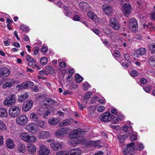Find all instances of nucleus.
<instances>
[{"instance_id":"obj_4","label":"nucleus","mask_w":155,"mask_h":155,"mask_svg":"<svg viewBox=\"0 0 155 155\" xmlns=\"http://www.w3.org/2000/svg\"><path fill=\"white\" fill-rule=\"evenodd\" d=\"M15 101V95L11 94L5 98L3 101V104L5 105L11 106L14 104Z\"/></svg>"},{"instance_id":"obj_1","label":"nucleus","mask_w":155,"mask_h":155,"mask_svg":"<svg viewBox=\"0 0 155 155\" xmlns=\"http://www.w3.org/2000/svg\"><path fill=\"white\" fill-rule=\"evenodd\" d=\"M19 137L22 140L30 143L36 142L37 140L36 137L32 134H29L27 132L21 133L19 135Z\"/></svg>"},{"instance_id":"obj_12","label":"nucleus","mask_w":155,"mask_h":155,"mask_svg":"<svg viewBox=\"0 0 155 155\" xmlns=\"http://www.w3.org/2000/svg\"><path fill=\"white\" fill-rule=\"evenodd\" d=\"M50 150L46 145L42 144L40 147L38 153L40 155H48Z\"/></svg>"},{"instance_id":"obj_25","label":"nucleus","mask_w":155,"mask_h":155,"mask_svg":"<svg viewBox=\"0 0 155 155\" xmlns=\"http://www.w3.org/2000/svg\"><path fill=\"white\" fill-rule=\"evenodd\" d=\"M28 150L31 153H35L36 150V147L34 145L29 144L27 145Z\"/></svg>"},{"instance_id":"obj_27","label":"nucleus","mask_w":155,"mask_h":155,"mask_svg":"<svg viewBox=\"0 0 155 155\" xmlns=\"http://www.w3.org/2000/svg\"><path fill=\"white\" fill-rule=\"evenodd\" d=\"M8 116L7 110L4 108L0 107V117H6Z\"/></svg>"},{"instance_id":"obj_14","label":"nucleus","mask_w":155,"mask_h":155,"mask_svg":"<svg viewBox=\"0 0 155 155\" xmlns=\"http://www.w3.org/2000/svg\"><path fill=\"white\" fill-rule=\"evenodd\" d=\"M33 104L32 101L28 100L25 102L23 105L22 109L25 111H27L29 110L32 107Z\"/></svg>"},{"instance_id":"obj_34","label":"nucleus","mask_w":155,"mask_h":155,"mask_svg":"<svg viewBox=\"0 0 155 155\" xmlns=\"http://www.w3.org/2000/svg\"><path fill=\"white\" fill-rule=\"evenodd\" d=\"M36 122L38 125L41 128H44L46 126V122L42 120H38Z\"/></svg>"},{"instance_id":"obj_11","label":"nucleus","mask_w":155,"mask_h":155,"mask_svg":"<svg viewBox=\"0 0 155 155\" xmlns=\"http://www.w3.org/2000/svg\"><path fill=\"white\" fill-rule=\"evenodd\" d=\"M112 115L110 112H105L101 114L99 117V119L103 121H108L110 120L112 118Z\"/></svg>"},{"instance_id":"obj_8","label":"nucleus","mask_w":155,"mask_h":155,"mask_svg":"<svg viewBox=\"0 0 155 155\" xmlns=\"http://www.w3.org/2000/svg\"><path fill=\"white\" fill-rule=\"evenodd\" d=\"M134 142H131L128 144L126 146V147L124 149L123 153L125 155L129 153L132 155L134 154L135 148L134 147Z\"/></svg>"},{"instance_id":"obj_41","label":"nucleus","mask_w":155,"mask_h":155,"mask_svg":"<svg viewBox=\"0 0 155 155\" xmlns=\"http://www.w3.org/2000/svg\"><path fill=\"white\" fill-rule=\"evenodd\" d=\"M56 155H69V150H63L57 152Z\"/></svg>"},{"instance_id":"obj_28","label":"nucleus","mask_w":155,"mask_h":155,"mask_svg":"<svg viewBox=\"0 0 155 155\" xmlns=\"http://www.w3.org/2000/svg\"><path fill=\"white\" fill-rule=\"evenodd\" d=\"M136 53L140 55H142L146 54L147 50L144 48H140L136 51Z\"/></svg>"},{"instance_id":"obj_40","label":"nucleus","mask_w":155,"mask_h":155,"mask_svg":"<svg viewBox=\"0 0 155 155\" xmlns=\"http://www.w3.org/2000/svg\"><path fill=\"white\" fill-rule=\"evenodd\" d=\"M48 61V59L45 57H41L40 60L41 64L43 65H45L46 64Z\"/></svg>"},{"instance_id":"obj_46","label":"nucleus","mask_w":155,"mask_h":155,"mask_svg":"<svg viewBox=\"0 0 155 155\" xmlns=\"http://www.w3.org/2000/svg\"><path fill=\"white\" fill-rule=\"evenodd\" d=\"M96 107L94 106H90L88 107V112L92 114L96 110Z\"/></svg>"},{"instance_id":"obj_32","label":"nucleus","mask_w":155,"mask_h":155,"mask_svg":"<svg viewBox=\"0 0 155 155\" xmlns=\"http://www.w3.org/2000/svg\"><path fill=\"white\" fill-rule=\"evenodd\" d=\"M71 123H72V122L70 119H66L61 121L60 123V124L61 126L63 127L71 124Z\"/></svg>"},{"instance_id":"obj_39","label":"nucleus","mask_w":155,"mask_h":155,"mask_svg":"<svg viewBox=\"0 0 155 155\" xmlns=\"http://www.w3.org/2000/svg\"><path fill=\"white\" fill-rule=\"evenodd\" d=\"M64 14L67 17H70L71 16V12L68 10L67 7L64 6Z\"/></svg>"},{"instance_id":"obj_42","label":"nucleus","mask_w":155,"mask_h":155,"mask_svg":"<svg viewBox=\"0 0 155 155\" xmlns=\"http://www.w3.org/2000/svg\"><path fill=\"white\" fill-rule=\"evenodd\" d=\"M132 127L130 126L129 127H128V126H127L126 125H125L124 127H123V130L124 132L126 133L127 132V131L128 130V129H130V130L129 131V132L128 134H129L130 133H131V134L132 133Z\"/></svg>"},{"instance_id":"obj_51","label":"nucleus","mask_w":155,"mask_h":155,"mask_svg":"<svg viewBox=\"0 0 155 155\" xmlns=\"http://www.w3.org/2000/svg\"><path fill=\"white\" fill-rule=\"evenodd\" d=\"M105 108L103 106H99L97 107V111L99 112H102L104 111Z\"/></svg>"},{"instance_id":"obj_63","label":"nucleus","mask_w":155,"mask_h":155,"mask_svg":"<svg viewBox=\"0 0 155 155\" xmlns=\"http://www.w3.org/2000/svg\"><path fill=\"white\" fill-rule=\"evenodd\" d=\"M140 82L141 84H145L147 83V81L145 79L142 78L140 79Z\"/></svg>"},{"instance_id":"obj_61","label":"nucleus","mask_w":155,"mask_h":155,"mask_svg":"<svg viewBox=\"0 0 155 155\" xmlns=\"http://www.w3.org/2000/svg\"><path fill=\"white\" fill-rule=\"evenodd\" d=\"M39 49L38 48V47H35L34 48V55H37L38 54V53L39 52Z\"/></svg>"},{"instance_id":"obj_44","label":"nucleus","mask_w":155,"mask_h":155,"mask_svg":"<svg viewBox=\"0 0 155 155\" xmlns=\"http://www.w3.org/2000/svg\"><path fill=\"white\" fill-rule=\"evenodd\" d=\"M76 81L78 83H80L83 81V78L79 74H77L75 77Z\"/></svg>"},{"instance_id":"obj_15","label":"nucleus","mask_w":155,"mask_h":155,"mask_svg":"<svg viewBox=\"0 0 155 155\" xmlns=\"http://www.w3.org/2000/svg\"><path fill=\"white\" fill-rule=\"evenodd\" d=\"M11 72L9 69L4 67L0 69V78H5L8 76Z\"/></svg>"},{"instance_id":"obj_56","label":"nucleus","mask_w":155,"mask_h":155,"mask_svg":"<svg viewBox=\"0 0 155 155\" xmlns=\"http://www.w3.org/2000/svg\"><path fill=\"white\" fill-rule=\"evenodd\" d=\"M118 118L117 116L114 117L112 119V122L114 124L117 123L119 121Z\"/></svg>"},{"instance_id":"obj_23","label":"nucleus","mask_w":155,"mask_h":155,"mask_svg":"<svg viewBox=\"0 0 155 155\" xmlns=\"http://www.w3.org/2000/svg\"><path fill=\"white\" fill-rule=\"evenodd\" d=\"M25 144L23 143H19L17 146V150L19 152L24 153L26 151Z\"/></svg>"},{"instance_id":"obj_62","label":"nucleus","mask_w":155,"mask_h":155,"mask_svg":"<svg viewBox=\"0 0 155 155\" xmlns=\"http://www.w3.org/2000/svg\"><path fill=\"white\" fill-rule=\"evenodd\" d=\"M111 112L113 114H117V111L116 109L114 108H112L110 110Z\"/></svg>"},{"instance_id":"obj_57","label":"nucleus","mask_w":155,"mask_h":155,"mask_svg":"<svg viewBox=\"0 0 155 155\" xmlns=\"http://www.w3.org/2000/svg\"><path fill=\"white\" fill-rule=\"evenodd\" d=\"M130 75L132 77H136L138 74V72L135 70H133L130 73Z\"/></svg>"},{"instance_id":"obj_13","label":"nucleus","mask_w":155,"mask_h":155,"mask_svg":"<svg viewBox=\"0 0 155 155\" xmlns=\"http://www.w3.org/2000/svg\"><path fill=\"white\" fill-rule=\"evenodd\" d=\"M83 130L81 129H74L70 132L69 137L71 138L74 139L77 138L78 135L83 133Z\"/></svg>"},{"instance_id":"obj_20","label":"nucleus","mask_w":155,"mask_h":155,"mask_svg":"<svg viewBox=\"0 0 155 155\" xmlns=\"http://www.w3.org/2000/svg\"><path fill=\"white\" fill-rule=\"evenodd\" d=\"M55 102L53 99L51 98H47L43 100L41 103V104L44 105H53L55 104Z\"/></svg>"},{"instance_id":"obj_38","label":"nucleus","mask_w":155,"mask_h":155,"mask_svg":"<svg viewBox=\"0 0 155 155\" xmlns=\"http://www.w3.org/2000/svg\"><path fill=\"white\" fill-rule=\"evenodd\" d=\"M0 130L1 131H7L8 130L5 123L1 120H0Z\"/></svg>"},{"instance_id":"obj_48","label":"nucleus","mask_w":155,"mask_h":155,"mask_svg":"<svg viewBox=\"0 0 155 155\" xmlns=\"http://www.w3.org/2000/svg\"><path fill=\"white\" fill-rule=\"evenodd\" d=\"M76 140H77V141L76 143H79L84 141L85 140V138L83 136H81L78 137L76 139Z\"/></svg>"},{"instance_id":"obj_16","label":"nucleus","mask_w":155,"mask_h":155,"mask_svg":"<svg viewBox=\"0 0 155 155\" xmlns=\"http://www.w3.org/2000/svg\"><path fill=\"white\" fill-rule=\"evenodd\" d=\"M103 10L104 13L107 15H111L113 13V9L109 5H103Z\"/></svg>"},{"instance_id":"obj_17","label":"nucleus","mask_w":155,"mask_h":155,"mask_svg":"<svg viewBox=\"0 0 155 155\" xmlns=\"http://www.w3.org/2000/svg\"><path fill=\"white\" fill-rule=\"evenodd\" d=\"M78 6L81 9L85 11L90 10L91 7L88 3L84 2H82L78 4Z\"/></svg>"},{"instance_id":"obj_59","label":"nucleus","mask_w":155,"mask_h":155,"mask_svg":"<svg viewBox=\"0 0 155 155\" xmlns=\"http://www.w3.org/2000/svg\"><path fill=\"white\" fill-rule=\"evenodd\" d=\"M113 54L115 57H119L120 56V52L118 51L115 50L113 52Z\"/></svg>"},{"instance_id":"obj_24","label":"nucleus","mask_w":155,"mask_h":155,"mask_svg":"<svg viewBox=\"0 0 155 155\" xmlns=\"http://www.w3.org/2000/svg\"><path fill=\"white\" fill-rule=\"evenodd\" d=\"M6 144L8 148L11 149H13L15 147L14 141L10 139L7 140Z\"/></svg>"},{"instance_id":"obj_33","label":"nucleus","mask_w":155,"mask_h":155,"mask_svg":"<svg viewBox=\"0 0 155 155\" xmlns=\"http://www.w3.org/2000/svg\"><path fill=\"white\" fill-rule=\"evenodd\" d=\"M10 79H9L8 80L6 81L5 83L3 85V87L5 89L7 87H11L12 86V84Z\"/></svg>"},{"instance_id":"obj_9","label":"nucleus","mask_w":155,"mask_h":155,"mask_svg":"<svg viewBox=\"0 0 155 155\" xmlns=\"http://www.w3.org/2000/svg\"><path fill=\"white\" fill-rule=\"evenodd\" d=\"M28 118L24 115H21L16 118V122L18 124L24 126L28 122Z\"/></svg>"},{"instance_id":"obj_64","label":"nucleus","mask_w":155,"mask_h":155,"mask_svg":"<svg viewBox=\"0 0 155 155\" xmlns=\"http://www.w3.org/2000/svg\"><path fill=\"white\" fill-rule=\"evenodd\" d=\"M41 51L44 53H46L47 51V47L43 46L41 49Z\"/></svg>"},{"instance_id":"obj_18","label":"nucleus","mask_w":155,"mask_h":155,"mask_svg":"<svg viewBox=\"0 0 155 155\" xmlns=\"http://www.w3.org/2000/svg\"><path fill=\"white\" fill-rule=\"evenodd\" d=\"M50 134L49 131H42L40 132L38 134V137L39 139H45L49 137Z\"/></svg>"},{"instance_id":"obj_60","label":"nucleus","mask_w":155,"mask_h":155,"mask_svg":"<svg viewBox=\"0 0 155 155\" xmlns=\"http://www.w3.org/2000/svg\"><path fill=\"white\" fill-rule=\"evenodd\" d=\"M73 19L75 21H79L81 19L80 16L78 15H75L74 16Z\"/></svg>"},{"instance_id":"obj_49","label":"nucleus","mask_w":155,"mask_h":155,"mask_svg":"<svg viewBox=\"0 0 155 155\" xmlns=\"http://www.w3.org/2000/svg\"><path fill=\"white\" fill-rule=\"evenodd\" d=\"M92 93L88 91L83 96V98L84 99H87L89 98L92 95Z\"/></svg>"},{"instance_id":"obj_19","label":"nucleus","mask_w":155,"mask_h":155,"mask_svg":"<svg viewBox=\"0 0 155 155\" xmlns=\"http://www.w3.org/2000/svg\"><path fill=\"white\" fill-rule=\"evenodd\" d=\"M88 17L93 20L96 22H98L99 21V19L95 14L92 12H88L87 13Z\"/></svg>"},{"instance_id":"obj_5","label":"nucleus","mask_w":155,"mask_h":155,"mask_svg":"<svg viewBox=\"0 0 155 155\" xmlns=\"http://www.w3.org/2000/svg\"><path fill=\"white\" fill-rule=\"evenodd\" d=\"M128 25L129 28L132 32H136L138 31V24L135 18H132L130 19L129 21Z\"/></svg>"},{"instance_id":"obj_45","label":"nucleus","mask_w":155,"mask_h":155,"mask_svg":"<svg viewBox=\"0 0 155 155\" xmlns=\"http://www.w3.org/2000/svg\"><path fill=\"white\" fill-rule=\"evenodd\" d=\"M133 134H132L130 137V139L131 141L135 140L137 139V133L136 132H133Z\"/></svg>"},{"instance_id":"obj_7","label":"nucleus","mask_w":155,"mask_h":155,"mask_svg":"<svg viewBox=\"0 0 155 155\" xmlns=\"http://www.w3.org/2000/svg\"><path fill=\"white\" fill-rule=\"evenodd\" d=\"M25 129L32 134H35L38 131V127L36 124L34 123H31L27 125Z\"/></svg>"},{"instance_id":"obj_21","label":"nucleus","mask_w":155,"mask_h":155,"mask_svg":"<svg viewBox=\"0 0 155 155\" xmlns=\"http://www.w3.org/2000/svg\"><path fill=\"white\" fill-rule=\"evenodd\" d=\"M69 155H81V150L79 148L71 149L69 150Z\"/></svg>"},{"instance_id":"obj_58","label":"nucleus","mask_w":155,"mask_h":155,"mask_svg":"<svg viewBox=\"0 0 155 155\" xmlns=\"http://www.w3.org/2000/svg\"><path fill=\"white\" fill-rule=\"evenodd\" d=\"M91 30L97 35L99 34L101 32L100 30L96 28H93Z\"/></svg>"},{"instance_id":"obj_47","label":"nucleus","mask_w":155,"mask_h":155,"mask_svg":"<svg viewBox=\"0 0 155 155\" xmlns=\"http://www.w3.org/2000/svg\"><path fill=\"white\" fill-rule=\"evenodd\" d=\"M20 29L23 31H29L28 27L24 25H22L20 27Z\"/></svg>"},{"instance_id":"obj_54","label":"nucleus","mask_w":155,"mask_h":155,"mask_svg":"<svg viewBox=\"0 0 155 155\" xmlns=\"http://www.w3.org/2000/svg\"><path fill=\"white\" fill-rule=\"evenodd\" d=\"M98 100V97L97 96H95L93 97L91 100V103L94 104Z\"/></svg>"},{"instance_id":"obj_35","label":"nucleus","mask_w":155,"mask_h":155,"mask_svg":"<svg viewBox=\"0 0 155 155\" xmlns=\"http://www.w3.org/2000/svg\"><path fill=\"white\" fill-rule=\"evenodd\" d=\"M149 48L152 54H155V43H151L148 45Z\"/></svg>"},{"instance_id":"obj_37","label":"nucleus","mask_w":155,"mask_h":155,"mask_svg":"<svg viewBox=\"0 0 155 155\" xmlns=\"http://www.w3.org/2000/svg\"><path fill=\"white\" fill-rule=\"evenodd\" d=\"M149 64L155 67V55L150 57L148 60Z\"/></svg>"},{"instance_id":"obj_52","label":"nucleus","mask_w":155,"mask_h":155,"mask_svg":"<svg viewBox=\"0 0 155 155\" xmlns=\"http://www.w3.org/2000/svg\"><path fill=\"white\" fill-rule=\"evenodd\" d=\"M28 65L29 66H31L33 68L35 67L36 66V64L34 60L33 59L31 61H29Z\"/></svg>"},{"instance_id":"obj_55","label":"nucleus","mask_w":155,"mask_h":155,"mask_svg":"<svg viewBox=\"0 0 155 155\" xmlns=\"http://www.w3.org/2000/svg\"><path fill=\"white\" fill-rule=\"evenodd\" d=\"M12 81V86L14 84H18L20 82V81L17 79H10V80Z\"/></svg>"},{"instance_id":"obj_43","label":"nucleus","mask_w":155,"mask_h":155,"mask_svg":"<svg viewBox=\"0 0 155 155\" xmlns=\"http://www.w3.org/2000/svg\"><path fill=\"white\" fill-rule=\"evenodd\" d=\"M135 146L136 148L138 150H141L143 149L144 146L143 144L139 142L136 143Z\"/></svg>"},{"instance_id":"obj_6","label":"nucleus","mask_w":155,"mask_h":155,"mask_svg":"<svg viewBox=\"0 0 155 155\" xmlns=\"http://www.w3.org/2000/svg\"><path fill=\"white\" fill-rule=\"evenodd\" d=\"M50 145L51 149L55 151L62 149L64 147L63 143L57 141L51 143Z\"/></svg>"},{"instance_id":"obj_26","label":"nucleus","mask_w":155,"mask_h":155,"mask_svg":"<svg viewBox=\"0 0 155 155\" xmlns=\"http://www.w3.org/2000/svg\"><path fill=\"white\" fill-rule=\"evenodd\" d=\"M28 96V94L25 92L24 94L19 95L18 97V101L19 102H22L25 100Z\"/></svg>"},{"instance_id":"obj_2","label":"nucleus","mask_w":155,"mask_h":155,"mask_svg":"<svg viewBox=\"0 0 155 155\" xmlns=\"http://www.w3.org/2000/svg\"><path fill=\"white\" fill-rule=\"evenodd\" d=\"M122 7V11L124 14L128 16L130 14L132 7L129 3L126 0H122L121 2Z\"/></svg>"},{"instance_id":"obj_22","label":"nucleus","mask_w":155,"mask_h":155,"mask_svg":"<svg viewBox=\"0 0 155 155\" xmlns=\"http://www.w3.org/2000/svg\"><path fill=\"white\" fill-rule=\"evenodd\" d=\"M67 132L65 128H62L57 130L54 135L56 137H58L67 134Z\"/></svg>"},{"instance_id":"obj_31","label":"nucleus","mask_w":155,"mask_h":155,"mask_svg":"<svg viewBox=\"0 0 155 155\" xmlns=\"http://www.w3.org/2000/svg\"><path fill=\"white\" fill-rule=\"evenodd\" d=\"M45 71L46 73L52 74L54 73L55 70L52 67L48 66L46 67Z\"/></svg>"},{"instance_id":"obj_53","label":"nucleus","mask_w":155,"mask_h":155,"mask_svg":"<svg viewBox=\"0 0 155 155\" xmlns=\"http://www.w3.org/2000/svg\"><path fill=\"white\" fill-rule=\"evenodd\" d=\"M150 18L152 20L155 21V11L151 12Z\"/></svg>"},{"instance_id":"obj_10","label":"nucleus","mask_w":155,"mask_h":155,"mask_svg":"<svg viewBox=\"0 0 155 155\" xmlns=\"http://www.w3.org/2000/svg\"><path fill=\"white\" fill-rule=\"evenodd\" d=\"M110 26L114 30H118L120 28V26L119 23L115 18H112L109 20Z\"/></svg>"},{"instance_id":"obj_30","label":"nucleus","mask_w":155,"mask_h":155,"mask_svg":"<svg viewBox=\"0 0 155 155\" xmlns=\"http://www.w3.org/2000/svg\"><path fill=\"white\" fill-rule=\"evenodd\" d=\"M59 121L57 118H51L48 120V122L51 125H55L59 122Z\"/></svg>"},{"instance_id":"obj_50","label":"nucleus","mask_w":155,"mask_h":155,"mask_svg":"<svg viewBox=\"0 0 155 155\" xmlns=\"http://www.w3.org/2000/svg\"><path fill=\"white\" fill-rule=\"evenodd\" d=\"M83 88L84 90H87L90 87V85L87 82H85L83 84Z\"/></svg>"},{"instance_id":"obj_36","label":"nucleus","mask_w":155,"mask_h":155,"mask_svg":"<svg viewBox=\"0 0 155 155\" xmlns=\"http://www.w3.org/2000/svg\"><path fill=\"white\" fill-rule=\"evenodd\" d=\"M30 118L32 120L35 121H38V117L36 114L35 113H31L30 114Z\"/></svg>"},{"instance_id":"obj_3","label":"nucleus","mask_w":155,"mask_h":155,"mask_svg":"<svg viewBox=\"0 0 155 155\" xmlns=\"http://www.w3.org/2000/svg\"><path fill=\"white\" fill-rule=\"evenodd\" d=\"M20 109L16 106L10 107L8 110L9 116L12 117H15L18 115L20 113Z\"/></svg>"},{"instance_id":"obj_29","label":"nucleus","mask_w":155,"mask_h":155,"mask_svg":"<svg viewBox=\"0 0 155 155\" xmlns=\"http://www.w3.org/2000/svg\"><path fill=\"white\" fill-rule=\"evenodd\" d=\"M130 134L131 133H130L128 135L124 134V135H119L118 136V139L119 140L120 143H122V144H123V143L121 142H122L126 138H127Z\"/></svg>"}]
</instances>
